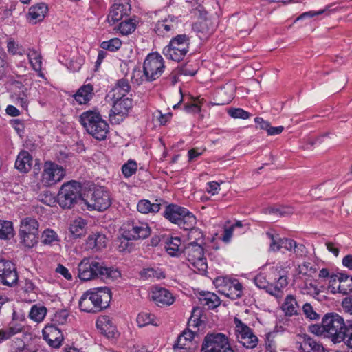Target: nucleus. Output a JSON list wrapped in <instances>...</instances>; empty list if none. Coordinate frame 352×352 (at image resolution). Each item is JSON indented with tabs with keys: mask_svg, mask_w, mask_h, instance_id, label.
Listing matches in <instances>:
<instances>
[{
	"mask_svg": "<svg viewBox=\"0 0 352 352\" xmlns=\"http://www.w3.org/2000/svg\"><path fill=\"white\" fill-rule=\"evenodd\" d=\"M78 276L81 280L88 281L100 278L106 282L113 281L120 276V271L113 267H107L93 258H84L78 265Z\"/></svg>",
	"mask_w": 352,
	"mask_h": 352,
	"instance_id": "1",
	"label": "nucleus"
},
{
	"mask_svg": "<svg viewBox=\"0 0 352 352\" xmlns=\"http://www.w3.org/2000/svg\"><path fill=\"white\" fill-rule=\"evenodd\" d=\"M111 292L107 287L94 288L85 292L80 298L79 308L87 313H98L107 308Z\"/></svg>",
	"mask_w": 352,
	"mask_h": 352,
	"instance_id": "2",
	"label": "nucleus"
},
{
	"mask_svg": "<svg viewBox=\"0 0 352 352\" xmlns=\"http://www.w3.org/2000/svg\"><path fill=\"white\" fill-rule=\"evenodd\" d=\"M78 121L88 134L97 140L102 141L107 138L109 126L98 110H89L82 112Z\"/></svg>",
	"mask_w": 352,
	"mask_h": 352,
	"instance_id": "3",
	"label": "nucleus"
},
{
	"mask_svg": "<svg viewBox=\"0 0 352 352\" xmlns=\"http://www.w3.org/2000/svg\"><path fill=\"white\" fill-rule=\"evenodd\" d=\"M163 216L184 230L191 228L197 221L195 216L187 208L174 204L166 206Z\"/></svg>",
	"mask_w": 352,
	"mask_h": 352,
	"instance_id": "4",
	"label": "nucleus"
},
{
	"mask_svg": "<svg viewBox=\"0 0 352 352\" xmlns=\"http://www.w3.org/2000/svg\"><path fill=\"white\" fill-rule=\"evenodd\" d=\"M81 184L74 180L63 184L56 196L57 203L63 209L73 208L81 197Z\"/></svg>",
	"mask_w": 352,
	"mask_h": 352,
	"instance_id": "5",
	"label": "nucleus"
},
{
	"mask_svg": "<svg viewBox=\"0 0 352 352\" xmlns=\"http://www.w3.org/2000/svg\"><path fill=\"white\" fill-rule=\"evenodd\" d=\"M190 38L188 35L178 34L171 38L168 45L162 50L164 56L170 60L179 62L189 51Z\"/></svg>",
	"mask_w": 352,
	"mask_h": 352,
	"instance_id": "6",
	"label": "nucleus"
},
{
	"mask_svg": "<svg viewBox=\"0 0 352 352\" xmlns=\"http://www.w3.org/2000/svg\"><path fill=\"white\" fill-rule=\"evenodd\" d=\"M326 336L331 338L334 343L342 342L344 339L346 322L342 317L336 313H328L322 318Z\"/></svg>",
	"mask_w": 352,
	"mask_h": 352,
	"instance_id": "7",
	"label": "nucleus"
},
{
	"mask_svg": "<svg viewBox=\"0 0 352 352\" xmlns=\"http://www.w3.org/2000/svg\"><path fill=\"white\" fill-rule=\"evenodd\" d=\"M196 7L193 8L195 15L199 14L200 20L195 23L192 25V30L197 34V36L201 41L207 40L214 32L217 24L211 19L207 17L208 12L204 6L195 2Z\"/></svg>",
	"mask_w": 352,
	"mask_h": 352,
	"instance_id": "8",
	"label": "nucleus"
},
{
	"mask_svg": "<svg viewBox=\"0 0 352 352\" xmlns=\"http://www.w3.org/2000/svg\"><path fill=\"white\" fill-rule=\"evenodd\" d=\"M200 352H234L228 337L222 333H207L204 337Z\"/></svg>",
	"mask_w": 352,
	"mask_h": 352,
	"instance_id": "9",
	"label": "nucleus"
},
{
	"mask_svg": "<svg viewBox=\"0 0 352 352\" xmlns=\"http://www.w3.org/2000/svg\"><path fill=\"white\" fill-rule=\"evenodd\" d=\"M183 254L195 269L201 273L206 272L208 265L201 244L195 241L189 243L184 247Z\"/></svg>",
	"mask_w": 352,
	"mask_h": 352,
	"instance_id": "10",
	"label": "nucleus"
},
{
	"mask_svg": "<svg viewBox=\"0 0 352 352\" xmlns=\"http://www.w3.org/2000/svg\"><path fill=\"white\" fill-rule=\"evenodd\" d=\"M164 60L157 52L150 53L146 57L143 64V72L145 80L152 82L159 78L164 71Z\"/></svg>",
	"mask_w": 352,
	"mask_h": 352,
	"instance_id": "11",
	"label": "nucleus"
},
{
	"mask_svg": "<svg viewBox=\"0 0 352 352\" xmlns=\"http://www.w3.org/2000/svg\"><path fill=\"white\" fill-rule=\"evenodd\" d=\"M234 323L236 340L246 349H252L256 347L258 338L253 330L236 317L234 318Z\"/></svg>",
	"mask_w": 352,
	"mask_h": 352,
	"instance_id": "12",
	"label": "nucleus"
},
{
	"mask_svg": "<svg viewBox=\"0 0 352 352\" xmlns=\"http://www.w3.org/2000/svg\"><path fill=\"white\" fill-rule=\"evenodd\" d=\"M66 171L61 166L52 161L43 164L41 182L43 186L50 187L60 182L65 176Z\"/></svg>",
	"mask_w": 352,
	"mask_h": 352,
	"instance_id": "13",
	"label": "nucleus"
},
{
	"mask_svg": "<svg viewBox=\"0 0 352 352\" xmlns=\"http://www.w3.org/2000/svg\"><path fill=\"white\" fill-rule=\"evenodd\" d=\"M85 203L90 210L104 211L111 205L110 192L104 187L95 188L90 195H87Z\"/></svg>",
	"mask_w": 352,
	"mask_h": 352,
	"instance_id": "14",
	"label": "nucleus"
},
{
	"mask_svg": "<svg viewBox=\"0 0 352 352\" xmlns=\"http://www.w3.org/2000/svg\"><path fill=\"white\" fill-rule=\"evenodd\" d=\"M122 236L128 239L138 240L148 237L151 234V228L147 223L128 221L121 227Z\"/></svg>",
	"mask_w": 352,
	"mask_h": 352,
	"instance_id": "15",
	"label": "nucleus"
},
{
	"mask_svg": "<svg viewBox=\"0 0 352 352\" xmlns=\"http://www.w3.org/2000/svg\"><path fill=\"white\" fill-rule=\"evenodd\" d=\"M133 107V100L129 98L121 97L116 100L109 113V120L113 124H118L128 116Z\"/></svg>",
	"mask_w": 352,
	"mask_h": 352,
	"instance_id": "16",
	"label": "nucleus"
},
{
	"mask_svg": "<svg viewBox=\"0 0 352 352\" xmlns=\"http://www.w3.org/2000/svg\"><path fill=\"white\" fill-rule=\"evenodd\" d=\"M215 284L220 287L219 292L232 300L240 298L243 295V286L236 279L232 280L225 278H218Z\"/></svg>",
	"mask_w": 352,
	"mask_h": 352,
	"instance_id": "17",
	"label": "nucleus"
},
{
	"mask_svg": "<svg viewBox=\"0 0 352 352\" xmlns=\"http://www.w3.org/2000/svg\"><path fill=\"white\" fill-rule=\"evenodd\" d=\"M329 289L333 294L339 293L346 295L351 293L352 292V276L344 274L331 275Z\"/></svg>",
	"mask_w": 352,
	"mask_h": 352,
	"instance_id": "18",
	"label": "nucleus"
},
{
	"mask_svg": "<svg viewBox=\"0 0 352 352\" xmlns=\"http://www.w3.org/2000/svg\"><path fill=\"white\" fill-rule=\"evenodd\" d=\"M18 279L14 264L10 261L0 259V283L12 286L17 283Z\"/></svg>",
	"mask_w": 352,
	"mask_h": 352,
	"instance_id": "19",
	"label": "nucleus"
},
{
	"mask_svg": "<svg viewBox=\"0 0 352 352\" xmlns=\"http://www.w3.org/2000/svg\"><path fill=\"white\" fill-rule=\"evenodd\" d=\"M177 17L169 15L162 21H158L155 25L154 31L160 36H170L178 27Z\"/></svg>",
	"mask_w": 352,
	"mask_h": 352,
	"instance_id": "20",
	"label": "nucleus"
},
{
	"mask_svg": "<svg viewBox=\"0 0 352 352\" xmlns=\"http://www.w3.org/2000/svg\"><path fill=\"white\" fill-rule=\"evenodd\" d=\"M43 339L54 348H58L63 340L61 331L54 324H48L43 329Z\"/></svg>",
	"mask_w": 352,
	"mask_h": 352,
	"instance_id": "21",
	"label": "nucleus"
},
{
	"mask_svg": "<svg viewBox=\"0 0 352 352\" xmlns=\"http://www.w3.org/2000/svg\"><path fill=\"white\" fill-rule=\"evenodd\" d=\"M254 282L257 287L264 289L267 293L275 297L277 300H280L283 297L284 293L278 287H274L272 283H269L264 274L260 273L257 274L254 279Z\"/></svg>",
	"mask_w": 352,
	"mask_h": 352,
	"instance_id": "22",
	"label": "nucleus"
},
{
	"mask_svg": "<svg viewBox=\"0 0 352 352\" xmlns=\"http://www.w3.org/2000/svg\"><path fill=\"white\" fill-rule=\"evenodd\" d=\"M152 299L161 307L170 306L175 302L173 294L164 287H155L152 292Z\"/></svg>",
	"mask_w": 352,
	"mask_h": 352,
	"instance_id": "23",
	"label": "nucleus"
},
{
	"mask_svg": "<svg viewBox=\"0 0 352 352\" xmlns=\"http://www.w3.org/2000/svg\"><path fill=\"white\" fill-rule=\"evenodd\" d=\"M107 238L102 232H94L89 234L85 241V249L87 250L100 251L107 247Z\"/></svg>",
	"mask_w": 352,
	"mask_h": 352,
	"instance_id": "24",
	"label": "nucleus"
},
{
	"mask_svg": "<svg viewBox=\"0 0 352 352\" xmlns=\"http://www.w3.org/2000/svg\"><path fill=\"white\" fill-rule=\"evenodd\" d=\"M131 12V5L129 1H122L114 3L111 7L108 15V20L113 23L122 19L124 16H127Z\"/></svg>",
	"mask_w": 352,
	"mask_h": 352,
	"instance_id": "25",
	"label": "nucleus"
},
{
	"mask_svg": "<svg viewBox=\"0 0 352 352\" xmlns=\"http://www.w3.org/2000/svg\"><path fill=\"white\" fill-rule=\"evenodd\" d=\"M47 12L48 7L45 3H37L30 8L28 14V21L31 24L41 22L44 19Z\"/></svg>",
	"mask_w": 352,
	"mask_h": 352,
	"instance_id": "26",
	"label": "nucleus"
},
{
	"mask_svg": "<svg viewBox=\"0 0 352 352\" xmlns=\"http://www.w3.org/2000/svg\"><path fill=\"white\" fill-rule=\"evenodd\" d=\"M281 309L286 316L291 317L298 315L300 309L296 296L292 294L287 295L281 305Z\"/></svg>",
	"mask_w": 352,
	"mask_h": 352,
	"instance_id": "27",
	"label": "nucleus"
},
{
	"mask_svg": "<svg viewBox=\"0 0 352 352\" xmlns=\"http://www.w3.org/2000/svg\"><path fill=\"white\" fill-rule=\"evenodd\" d=\"M94 96V87L89 83L81 86L73 96L79 104H86L93 98Z\"/></svg>",
	"mask_w": 352,
	"mask_h": 352,
	"instance_id": "28",
	"label": "nucleus"
},
{
	"mask_svg": "<svg viewBox=\"0 0 352 352\" xmlns=\"http://www.w3.org/2000/svg\"><path fill=\"white\" fill-rule=\"evenodd\" d=\"M32 157L27 151H21L16 157L15 162V168L21 173H28L32 168Z\"/></svg>",
	"mask_w": 352,
	"mask_h": 352,
	"instance_id": "29",
	"label": "nucleus"
},
{
	"mask_svg": "<svg viewBox=\"0 0 352 352\" xmlns=\"http://www.w3.org/2000/svg\"><path fill=\"white\" fill-rule=\"evenodd\" d=\"M162 203H165L162 199H156L155 203H151L148 199H141L137 204V210L142 214L157 213L160 211Z\"/></svg>",
	"mask_w": 352,
	"mask_h": 352,
	"instance_id": "30",
	"label": "nucleus"
},
{
	"mask_svg": "<svg viewBox=\"0 0 352 352\" xmlns=\"http://www.w3.org/2000/svg\"><path fill=\"white\" fill-rule=\"evenodd\" d=\"M96 326L107 338H113L115 336L116 327L109 316H103L98 318L96 322Z\"/></svg>",
	"mask_w": 352,
	"mask_h": 352,
	"instance_id": "31",
	"label": "nucleus"
},
{
	"mask_svg": "<svg viewBox=\"0 0 352 352\" xmlns=\"http://www.w3.org/2000/svg\"><path fill=\"white\" fill-rule=\"evenodd\" d=\"M284 245V249L292 252L296 258H303L307 254V248L303 244L298 243L292 239L287 238Z\"/></svg>",
	"mask_w": 352,
	"mask_h": 352,
	"instance_id": "32",
	"label": "nucleus"
},
{
	"mask_svg": "<svg viewBox=\"0 0 352 352\" xmlns=\"http://www.w3.org/2000/svg\"><path fill=\"white\" fill-rule=\"evenodd\" d=\"M300 349L301 352H323L327 350L322 344L307 335L303 337Z\"/></svg>",
	"mask_w": 352,
	"mask_h": 352,
	"instance_id": "33",
	"label": "nucleus"
},
{
	"mask_svg": "<svg viewBox=\"0 0 352 352\" xmlns=\"http://www.w3.org/2000/svg\"><path fill=\"white\" fill-rule=\"evenodd\" d=\"M182 240L179 237L171 236L167 239L165 248L168 254L171 256H179L183 254L184 248L182 247Z\"/></svg>",
	"mask_w": 352,
	"mask_h": 352,
	"instance_id": "34",
	"label": "nucleus"
},
{
	"mask_svg": "<svg viewBox=\"0 0 352 352\" xmlns=\"http://www.w3.org/2000/svg\"><path fill=\"white\" fill-rule=\"evenodd\" d=\"M199 300L203 306H207L210 309H214L221 304L219 297L214 293L209 292L200 294Z\"/></svg>",
	"mask_w": 352,
	"mask_h": 352,
	"instance_id": "35",
	"label": "nucleus"
},
{
	"mask_svg": "<svg viewBox=\"0 0 352 352\" xmlns=\"http://www.w3.org/2000/svg\"><path fill=\"white\" fill-rule=\"evenodd\" d=\"M29 62L32 69L39 72V76H43L42 70V56L41 54L34 48H30L27 52Z\"/></svg>",
	"mask_w": 352,
	"mask_h": 352,
	"instance_id": "36",
	"label": "nucleus"
},
{
	"mask_svg": "<svg viewBox=\"0 0 352 352\" xmlns=\"http://www.w3.org/2000/svg\"><path fill=\"white\" fill-rule=\"evenodd\" d=\"M38 221L32 217H26L21 220L20 226V233H34L38 234Z\"/></svg>",
	"mask_w": 352,
	"mask_h": 352,
	"instance_id": "37",
	"label": "nucleus"
},
{
	"mask_svg": "<svg viewBox=\"0 0 352 352\" xmlns=\"http://www.w3.org/2000/svg\"><path fill=\"white\" fill-rule=\"evenodd\" d=\"M86 226V221L79 217L71 223L69 231L74 238H79L85 234Z\"/></svg>",
	"mask_w": 352,
	"mask_h": 352,
	"instance_id": "38",
	"label": "nucleus"
},
{
	"mask_svg": "<svg viewBox=\"0 0 352 352\" xmlns=\"http://www.w3.org/2000/svg\"><path fill=\"white\" fill-rule=\"evenodd\" d=\"M138 325L140 327H143L148 324L153 326H158V320H157L155 316L146 311L140 312L136 319Z\"/></svg>",
	"mask_w": 352,
	"mask_h": 352,
	"instance_id": "39",
	"label": "nucleus"
},
{
	"mask_svg": "<svg viewBox=\"0 0 352 352\" xmlns=\"http://www.w3.org/2000/svg\"><path fill=\"white\" fill-rule=\"evenodd\" d=\"M267 236L270 239V250L272 252H278L281 248H285V241L287 238H281L278 234H274L272 232H267Z\"/></svg>",
	"mask_w": 352,
	"mask_h": 352,
	"instance_id": "40",
	"label": "nucleus"
},
{
	"mask_svg": "<svg viewBox=\"0 0 352 352\" xmlns=\"http://www.w3.org/2000/svg\"><path fill=\"white\" fill-rule=\"evenodd\" d=\"M13 236L14 228L12 222L0 220V239H10Z\"/></svg>",
	"mask_w": 352,
	"mask_h": 352,
	"instance_id": "41",
	"label": "nucleus"
},
{
	"mask_svg": "<svg viewBox=\"0 0 352 352\" xmlns=\"http://www.w3.org/2000/svg\"><path fill=\"white\" fill-rule=\"evenodd\" d=\"M47 314L45 307L39 305H34L32 307L29 313L30 318L35 322H41Z\"/></svg>",
	"mask_w": 352,
	"mask_h": 352,
	"instance_id": "42",
	"label": "nucleus"
},
{
	"mask_svg": "<svg viewBox=\"0 0 352 352\" xmlns=\"http://www.w3.org/2000/svg\"><path fill=\"white\" fill-rule=\"evenodd\" d=\"M21 243L27 248L34 247L38 241V234L34 233H20Z\"/></svg>",
	"mask_w": 352,
	"mask_h": 352,
	"instance_id": "43",
	"label": "nucleus"
},
{
	"mask_svg": "<svg viewBox=\"0 0 352 352\" xmlns=\"http://www.w3.org/2000/svg\"><path fill=\"white\" fill-rule=\"evenodd\" d=\"M204 99L198 98H192L191 101L184 104V109L188 113H197L201 111V106Z\"/></svg>",
	"mask_w": 352,
	"mask_h": 352,
	"instance_id": "44",
	"label": "nucleus"
},
{
	"mask_svg": "<svg viewBox=\"0 0 352 352\" xmlns=\"http://www.w3.org/2000/svg\"><path fill=\"white\" fill-rule=\"evenodd\" d=\"M121 45L122 41L118 38H113L109 41H102L100 43L101 48L110 52L118 51L121 47Z\"/></svg>",
	"mask_w": 352,
	"mask_h": 352,
	"instance_id": "45",
	"label": "nucleus"
},
{
	"mask_svg": "<svg viewBox=\"0 0 352 352\" xmlns=\"http://www.w3.org/2000/svg\"><path fill=\"white\" fill-rule=\"evenodd\" d=\"M333 5H329L324 9H321L318 11H309L305 12L302 14H301L296 20H301L307 17H313L315 16H318L322 14H325L326 15L330 14L331 12H333L336 10V8H332Z\"/></svg>",
	"mask_w": 352,
	"mask_h": 352,
	"instance_id": "46",
	"label": "nucleus"
},
{
	"mask_svg": "<svg viewBox=\"0 0 352 352\" xmlns=\"http://www.w3.org/2000/svg\"><path fill=\"white\" fill-rule=\"evenodd\" d=\"M135 29V23L133 19H129L120 23L118 30L122 35H128Z\"/></svg>",
	"mask_w": 352,
	"mask_h": 352,
	"instance_id": "47",
	"label": "nucleus"
},
{
	"mask_svg": "<svg viewBox=\"0 0 352 352\" xmlns=\"http://www.w3.org/2000/svg\"><path fill=\"white\" fill-rule=\"evenodd\" d=\"M7 48L8 52L12 55L22 56L25 53L23 46L16 43L12 38H9L8 41Z\"/></svg>",
	"mask_w": 352,
	"mask_h": 352,
	"instance_id": "48",
	"label": "nucleus"
},
{
	"mask_svg": "<svg viewBox=\"0 0 352 352\" xmlns=\"http://www.w3.org/2000/svg\"><path fill=\"white\" fill-rule=\"evenodd\" d=\"M141 276L145 278H156L160 279L164 278V272L160 269L146 268L141 272Z\"/></svg>",
	"mask_w": 352,
	"mask_h": 352,
	"instance_id": "49",
	"label": "nucleus"
},
{
	"mask_svg": "<svg viewBox=\"0 0 352 352\" xmlns=\"http://www.w3.org/2000/svg\"><path fill=\"white\" fill-rule=\"evenodd\" d=\"M58 240L57 234L52 230L47 229L43 231L41 235V241L45 245H52Z\"/></svg>",
	"mask_w": 352,
	"mask_h": 352,
	"instance_id": "50",
	"label": "nucleus"
},
{
	"mask_svg": "<svg viewBox=\"0 0 352 352\" xmlns=\"http://www.w3.org/2000/svg\"><path fill=\"white\" fill-rule=\"evenodd\" d=\"M195 333L192 331L189 330L188 331H184V333L178 337L177 342L174 344V349L183 348V346H186L187 344L186 343L183 342V341L190 342L193 339Z\"/></svg>",
	"mask_w": 352,
	"mask_h": 352,
	"instance_id": "51",
	"label": "nucleus"
},
{
	"mask_svg": "<svg viewBox=\"0 0 352 352\" xmlns=\"http://www.w3.org/2000/svg\"><path fill=\"white\" fill-rule=\"evenodd\" d=\"M138 169V164L134 160H129L122 167V171L124 176L126 178L130 177L135 173Z\"/></svg>",
	"mask_w": 352,
	"mask_h": 352,
	"instance_id": "52",
	"label": "nucleus"
},
{
	"mask_svg": "<svg viewBox=\"0 0 352 352\" xmlns=\"http://www.w3.org/2000/svg\"><path fill=\"white\" fill-rule=\"evenodd\" d=\"M21 331V328L10 327L8 329H0V343L10 338Z\"/></svg>",
	"mask_w": 352,
	"mask_h": 352,
	"instance_id": "53",
	"label": "nucleus"
},
{
	"mask_svg": "<svg viewBox=\"0 0 352 352\" xmlns=\"http://www.w3.org/2000/svg\"><path fill=\"white\" fill-rule=\"evenodd\" d=\"M189 230L188 233V239L195 242H198L199 241H204V234L202 231L197 228H195V226L191 228L188 229Z\"/></svg>",
	"mask_w": 352,
	"mask_h": 352,
	"instance_id": "54",
	"label": "nucleus"
},
{
	"mask_svg": "<svg viewBox=\"0 0 352 352\" xmlns=\"http://www.w3.org/2000/svg\"><path fill=\"white\" fill-rule=\"evenodd\" d=\"M116 89H118L120 94L124 96L131 90V85L126 78H121L118 80L116 84Z\"/></svg>",
	"mask_w": 352,
	"mask_h": 352,
	"instance_id": "55",
	"label": "nucleus"
},
{
	"mask_svg": "<svg viewBox=\"0 0 352 352\" xmlns=\"http://www.w3.org/2000/svg\"><path fill=\"white\" fill-rule=\"evenodd\" d=\"M28 89L25 88L23 90L16 98V104L20 105L25 110L28 109Z\"/></svg>",
	"mask_w": 352,
	"mask_h": 352,
	"instance_id": "56",
	"label": "nucleus"
},
{
	"mask_svg": "<svg viewBox=\"0 0 352 352\" xmlns=\"http://www.w3.org/2000/svg\"><path fill=\"white\" fill-rule=\"evenodd\" d=\"M228 114L233 118L248 119L250 113L241 108H234L228 111Z\"/></svg>",
	"mask_w": 352,
	"mask_h": 352,
	"instance_id": "57",
	"label": "nucleus"
},
{
	"mask_svg": "<svg viewBox=\"0 0 352 352\" xmlns=\"http://www.w3.org/2000/svg\"><path fill=\"white\" fill-rule=\"evenodd\" d=\"M346 328L344 331V339L343 342L349 347L352 348V320L346 322Z\"/></svg>",
	"mask_w": 352,
	"mask_h": 352,
	"instance_id": "58",
	"label": "nucleus"
},
{
	"mask_svg": "<svg viewBox=\"0 0 352 352\" xmlns=\"http://www.w3.org/2000/svg\"><path fill=\"white\" fill-rule=\"evenodd\" d=\"M302 311L307 318L311 320H317L319 318V315L314 310L310 303H305L302 306Z\"/></svg>",
	"mask_w": 352,
	"mask_h": 352,
	"instance_id": "59",
	"label": "nucleus"
},
{
	"mask_svg": "<svg viewBox=\"0 0 352 352\" xmlns=\"http://www.w3.org/2000/svg\"><path fill=\"white\" fill-rule=\"evenodd\" d=\"M131 80L133 84L140 85L145 80L144 74H142V72L139 68H134L132 72Z\"/></svg>",
	"mask_w": 352,
	"mask_h": 352,
	"instance_id": "60",
	"label": "nucleus"
},
{
	"mask_svg": "<svg viewBox=\"0 0 352 352\" xmlns=\"http://www.w3.org/2000/svg\"><path fill=\"white\" fill-rule=\"evenodd\" d=\"M41 201L48 206H53L57 202V199L52 195L50 191L46 190L40 195Z\"/></svg>",
	"mask_w": 352,
	"mask_h": 352,
	"instance_id": "61",
	"label": "nucleus"
},
{
	"mask_svg": "<svg viewBox=\"0 0 352 352\" xmlns=\"http://www.w3.org/2000/svg\"><path fill=\"white\" fill-rule=\"evenodd\" d=\"M199 312V309L194 308L192 310V315L188 322V325L189 327H199L201 320L199 315H197L196 313Z\"/></svg>",
	"mask_w": 352,
	"mask_h": 352,
	"instance_id": "62",
	"label": "nucleus"
},
{
	"mask_svg": "<svg viewBox=\"0 0 352 352\" xmlns=\"http://www.w3.org/2000/svg\"><path fill=\"white\" fill-rule=\"evenodd\" d=\"M206 150V148H193L190 149L188 151V161H195L197 157L203 155Z\"/></svg>",
	"mask_w": 352,
	"mask_h": 352,
	"instance_id": "63",
	"label": "nucleus"
},
{
	"mask_svg": "<svg viewBox=\"0 0 352 352\" xmlns=\"http://www.w3.org/2000/svg\"><path fill=\"white\" fill-rule=\"evenodd\" d=\"M131 240L122 236L118 247L119 252H131L133 248V244L130 242Z\"/></svg>",
	"mask_w": 352,
	"mask_h": 352,
	"instance_id": "64",
	"label": "nucleus"
}]
</instances>
